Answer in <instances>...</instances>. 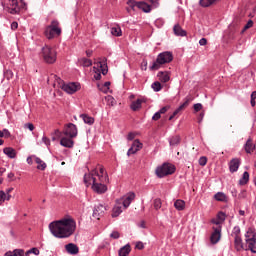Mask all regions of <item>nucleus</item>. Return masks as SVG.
<instances>
[{
    "instance_id": "obj_1",
    "label": "nucleus",
    "mask_w": 256,
    "mask_h": 256,
    "mask_svg": "<svg viewBox=\"0 0 256 256\" xmlns=\"http://www.w3.org/2000/svg\"><path fill=\"white\" fill-rule=\"evenodd\" d=\"M75 229H77V223L72 218H63L49 224L50 232L57 239H67L71 237V235L75 233Z\"/></svg>"
},
{
    "instance_id": "obj_2",
    "label": "nucleus",
    "mask_w": 256,
    "mask_h": 256,
    "mask_svg": "<svg viewBox=\"0 0 256 256\" xmlns=\"http://www.w3.org/2000/svg\"><path fill=\"white\" fill-rule=\"evenodd\" d=\"M91 181L92 191H94V193H98V195H103V193H107V185L103 184V180L101 181L97 177L91 176V174H85V185H91Z\"/></svg>"
},
{
    "instance_id": "obj_3",
    "label": "nucleus",
    "mask_w": 256,
    "mask_h": 256,
    "mask_svg": "<svg viewBox=\"0 0 256 256\" xmlns=\"http://www.w3.org/2000/svg\"><path fill=\"white\" fill-rule=\"evenodd\" d=\"M173 61V53L166 51L160 53L156 61L153 62L152 66H150V71H157L161 69V65H165L166 63H171Z\"/></svg>"
},
{
    "instance_id": "obj_4",
    "label": "nucleus",
    "mask_w": 256,
    "mask_h": 256,
    "mask_svg": "<svg viewBox=\"0 0 256 256\" xmlns=\"http://www.w3.org/2000/svg\"><path fill=\"white\" fill-rule=\"evenodd\" d=\"M59 25L60 24L57 20H52L50 25L47 26L44 31L45 37L48 39H55V37H59L62 33L61 27Z\"/></svg>"
},
{
    "instance_id": "obj_5",
    "label": "nucleus",
    "mask_w": 256,
    "mask_h": 256,
    "mask_svg": "<svg viewBox=\"0 0 256 256\" xmlns=\"http://www.w3.org/2000/svg\"><path fill=\"white\" fill-rule=\"evenodd\" d=\"M41 55L45 63H48L49 65H53V63L57 61V52L48 45L42 47Z\"/></svg>"
},
{
    "instance_id": "obj_6",
    "label": "nucleus",
    "mask_w": 256,
    "mask_h": 256,
    "mask_svg": "<svg viewBox=\"0 0 256 256\" xmlns=\"http://www.w3.org/2000/svg\"><path fill=\"white\" fill-rule=\"evenodd\" d=\"M127 5H129L130 7L127 9L128 13H131V9L132 11H137V9H140L144 13L151 12V5L147 4V2H137L135 0H128Z\"/></svg>"
},
{
    "instance_id": "obj_7",
    "label": "nucleus",
    "mask_w": 256,
    "mask_h": 256,
    "mask_svg": "<svg viewBox=\"0 0 256 256\" xmlns=\"http://www.w3.org/2000/svg\"><path fill=\"white\" fill-rule=\"evenodd\" d=\"M56 79V82L58 83L59 87H61V89L63 91H65L66 93H69L70 95H73V93H76V91H79L80 86L79 84L72 82L69 84H65V82H63V80L57 76H54Z\"/></svg>"
},
{
    "instance_id": "obj_8",
    "label": "nucleus",
    "mask_w": 256,
    "mask_h": 256,
    "mask_svg": "<svg viewBox=\"0 0 256 256\" xmlns=\"http://www.w3.org/2000/svg\"><path fill=\"white\" fill-rule=\"evenodd\" d=\"M175 173V166L169 163H164L156 168V175L159 179L167 177V175H173Z\"/></svg>"
},
{
    "instance_id": "obj_9",
    "label": "nucleus",
    "mask_w": 256,
    "mask_h": 256,
    "mask_svg": "<svg viewBox=\"0 0 256 256\" xmlns=\"http://www.w3.org/2000/svg\"><path fill=\"white\" fill-rule=\"evenodd\" d=\"M135 199L134 192H129L126 196L121 198L120 200H117V203L119 205H123L124 209H127L129 205H131V202Z\"/></svg>"
},
{
    "instance_id": "obj_10",
    "label": "nucleus",
    "mask_w": 256,
    "mask_h": 256,
    "mask_svg": "<svg viewBox=\"0 0 256 256\" xmlns=\"http://www.w3.org/2000/svg\"><path fill=\"white\" fill-rule=\"evenodd\" d=\"M141 149H143V143H141L139 139H136L132 143V146L128 149L127 156L131 157V155H135V153L141 151Z\"/></svg>"
},
{
    "instance_id": "obj_11",
    "label": "nucleus",
    "mask_w": 256,
    "mask_h": 256,
    "mask_svg": "<svg viewBox=\"0 0 256 256\" xmlns=\"http://www.w3.org/2000/svg\"><path fill=\"white\" fill-rule=\"evenodd\" d=\"M8 5L6 9H8V13H11V15H17L21 11V8H19V2L17 0H8Z\"/></svg>"
},
{
    "instance_id": "obj_12",
    "label": "nucleus",
    "mask_w": 256,
    "mask_h": 256,
    "mask_svg": "<svg viewBox=\"0 0 256 256\" xmlns=\"http://www.w3.org/2000/svg\"><path fill=\"white\" fill-rule=\"evenodd\" d=\"M64 135H66V137H70V139H74V137H77V125L73 123H68L66 125Z\"/></svg>"
},
{
    "instance_id": "obj_13",
    "label": "nucleus",
    "mask_w": 256,
    "mask_h": 256,
    "mask_svg": "<svg viewBox=\"0 0 256 256\" xmlns=\"http://www.w3.org/2000/svg\"><path fill=\"white\" fill-rule=\"evenodd\" d=\"M106 211H107V207L102 204H99L95 206L92 216L94 217V219H101V217L105 215Z\"/></svg>"
},
{
    "instance_id": "obj_14",
    "label": "nucleus",
    "mask_w": 256,
    "mask_h": 256,
    "mask_svg": "<svg viewBox=\"0 0 256 256\" xmlns=\"http://www.w3.org/2000/svg\"><path fill=\"white\" fill-rule=\"evenodd\" d=\"M214 231L210 236V241L212 245H217L219 241L221 240V226L215 228L213 227Z\"/></svg>"
},
{
    "instance_id": "obj_15",
    "label": "nucleus",
    "mask_w": 256,
    "mask_h": 256,
    "mask_svg": "<svg viewBox=\"0 0 256 256\" xmlns=\"http://www.w3.org/2000/svg\"><path fill=\"white\" fill-rule=\"evenodd\" d=\"M246 237V243L248 245V249L251 251V253H256V238L255 235H253L252 238H249V232L245 234Z\"/></svg>"
},
{
    "instance_id": "obj_16",
    "label": "nucleus",
    "mask_w": 256,
    "mask_h": 256,
    "mask_svg": "<svg viewBox=\"0 0 256 256\" xmlns=\"http://www.w3.org/2000/svg\"><path fill=\"white\" fill-rule=\"evenodd\" d=\"M240 165L241 160H239V158H233L229 163L230 173H237V171H239Z\"/></svg>"
},
{
    "instance_id": "obj_17",
    "label": "nucleus",
    "mask_w": 256,
    "mask_h": 256,
    "mask_svg": "<svg viewBox=\"0 0 256 256\" xmlns=\"http://www.w3.org/2000/svg\"><path fill=\"white\" fill-rule=\"evenodd\" d=\"M191 101H193V99L191 97H186L185 98V102L183 104H181L174 112H173V116H177L179 115V113H181V111H183V109H185V107L189 106V103H191Z\"/></svg>"
},
{
    "instance_id": "obj_18",
    "label": "nucleus",
    "mask_w": 256,
    "mask_h": 256,
    "mask_svg": "<svg viewBox=\"0 0 256 256\" xmlns=\"http://www.w3.org/2000/svg\"><path fill=\"white\" fill-rule=\"evenodd\" d=\"M65 249L70 255H77V253H79V247L77 246V244L74 243H69L65 245Z\"/></svg>"
},
{
    "instance_id": "obj_19",
    "label": "nucleus",
    "mask_w": 256,
    "mask_h": 256,
    "mask_svg": "<svg viewBox=\"0 0 256 256\" xmlns=\"http://www.w3.org/2000/svg\"><path fill=\"white\" fill-rule=\"evenodd\" d=\"M173 31L174 35L177 37H187V31H185L179 24L174 25Z\"/></svg>"
},
{
    "instance_id": "obj_20",
    "label": "nucleus",
    "mask_w": 256,
    "mask_h": 256,
    "mask_svg": "<svg viewBox=\"0 0 256 256\" xmlns=\"http://www.w3.org/2000/svg\"><path fill=\"white\" fill-rule=\"evenodd\" d=\"M60 145H62V147H67L68 149H73L75 142L71 138L63 137L60 140Z\"/></svg>"
},
{
    "instance_id": "obj_21",
    "label": "nucleus",
    "mask_w": 256,
    "mask_h": 256,
    "mask_svg": "<svg viewBox=\"0 0 256 256\" xmlns=\"http://www.w3.org/2000/svg\"><path fill=\"white\" fill-rule=\"evenodd\" d=\"M99 171H100V174L97 171V169L92 170V172L90 174V177H95L96 176V179H98L99 181H103V179H104L103 178V173H105V169L103 168V166H100Z\"/></svg>"
},
{
    "instance_id": "obj_22",
    "label": "nucleus",
    "mask_w": 256,
    "mask_h": 256,
    "mask_svg": "<svg viewBox=\"0 0 256 256\" xmlns=\"http://www.w3.org/2000/svg\"><path fill=\"white\" fill-rule=\"evenodd\" d=\"M244 149L246 151V153L251 154L252 151H255L256 149V144H253V140H251V138H249L245 145H244Z\"/></svg>"
},
{
    "instance_id": "obj_23",
    "label": "nucleus",
    "mask_w": 256,
    "mask_h": 256,
    "mask_svg": "<svg viewBox=\"0 0 256 256\" xmlns=\"http://www.w3.org/2000/svg\"><path fill=\"white\" fill-rule=\"evenodd\" d=\"M4 155H7L9 159H15L17 157V151L14 148L6 147L3 149Z\"/></svg>"
},
{
    "instance_id": "obj_24",
    "label": "nucleus",
    "mask_w": 256,
    "mask_h": 256,
    "mask_svg": "<svg viewBox=\"0 0 256 256\" xmlns=\"http://www.w3.org/2000/svg\"><path fill=\"white\" fill-rule=\"evenodd\" d=\"M157 77L159 78V81H161V83H167L171 79V77L169 76V72L163 71L158 72Z\"/></svg>"
},
{
    "instance_id": "obj_25",
    "label": "nucleus",
    "mask_w": 256,
    "mask_h": 256,
    "mask_svg": "<svg viewBox=\"0 0 256 256\" xmlns=\"http://www.w3.org/2000/svg\"><path fill=\"white\" fill-rule=\"evenodd\" d=\"M215 201H220L221 203H227L229 201V198L227 195L223 192H218L214 195Z\"/></svg>"
},
{
    "instance_id": "obj_26",
    "label": "nucleus",
    "mask_w": 256,
    "mask_h": 256,
    "mask_svg": "<svg viewBox=\"0 0 256 256\" xmlns=\"http://www.w3.org/2000/svg\"><path fill=\"white\" fill-rule=\"evenodd\" d=\"M145 103L144 99H137L136 101H133L130 105V109H132V111H139V109H141V105Z\"/></svg>"
},
{
    "instance_id": "obj_27",
    "label": "nucleus",
    "mask_w": 256,
    "mask_h": 256,
    "mask_svg": "<svg viewBox=\"0 0 256 256\" xmlns=\"http://www.w3.org/2000/svg\"><path fill=\"white\" fill-rule=\"evenodd\" d=\"M234 246L236 251H243V239H241V236L234 237Z\"/></svg>"
},
{
    "instance_id": "obj_28",
    "label": "nucleus",
    "mask_w": 256,
    "mask_h": 256,
    "mask_svg": "<svg viewBox=\"0 0 256 256\" xmlns=\"http://www.w3.org/2000/svg\"><path fill=\"white\" fill-rule=\"evenodd\" d=\"M131 253V245L126 244L124 247L120 248L118 251L119 256H127Z\"/></svg>"
},
{
    "instance_id": "obj_29",
    "label": "nucleus",
    "mask_w": 256,
    "mask_h": 256,
    "mask_svg": "<svg viewBox=\"0 0 256 256\" xmlns=\"http://www.w3.org/2000/svg\"><path fill=\"white\" fill-rule=\"evenodd\" d=\"M121 213H123L121 204L116 202V205L114 206V208L112 210V217H119V215H121Z\"/></svg>"
},
{
    "instance_id": "obj_30",
    "label": "nucleus",
    "mask_w": 256,
    "mask_h": 256,
    "mask_svg": "<svg viewBox=\"0 0 256 256\" xmlns=\"http://www.w3.org/2000/svg\"><path fill=\"white\" fill-rule=\"evenodd\" d=\"M99 67L101 69L102 75H107L109 69L107 68V59L105 58L102 62H99Z\"/></svg>"
},
{
    "instance_id": "obj_31",
    "label": "nucleus",
    "mask_w": 256,
    "mask_h": 256,
    "mask_svg": "<svg viewBox=\"0 0 256 256\" xmlns=\"http://www.w3.org/2000/svg\"><path fill=\"white\" fill-rule=\"evenodd\" d=\"M174 207L177 211H183L185 209V201L178 199L174 202Z\"/></svg>"
},
{
    "instance_id": "obj_32",
    "label": "nucleus",
    "mask_w": 256,
    "mask_h": 256,
    "mask_svg": "<svg viewBox=\"0 0 256 256\" xmlns=\"http://www.w3.org/2000/svg\"><path fill=\"white\" fill-rule=\"evenodd\" d=\"M35 161L38 165L37 169H39L40 171H45V169H47V164L43 160H41V158L36 157Z\"/></svg>"
},
{
    "instance_id": "obj_33",
    "label": "nucleus",
    "mask_w": 256,
    "mask_h": 256,
    "mask_svg": "<svg viewBox=\"0 0 256 256\" xmlns=\"http://www.w3.org/2000/svg\"><path fill=\"white\" fill-rule=\"evenodd\" d=\"M238 183L241 186L247 185V183H249V172L245 171Z\"/></svg>"
},
{
    "instance_id": "obj_34",
    "label": "nucleus",
    "mask_w": 256,
    "mask_h": 256,
    "mask_svg": "<svg viewBox=\"0 0 256 256\" xmlns=\"http://www.w3.org/2000/svg\"><path fill=\"white\" fill-rule=\"evenodd\" d=\"M219 0H200L199 5L201 7H211V5H215Z\"/></svg>"
},
{
    "instance_id": "obj_35",
    "label": "nucleus",
    "mask_w": 256,
    "mask_h": 256,
    "mask_svg": "<svg viewBox=\"0 0 256 256\" xmlns=\"http://www.w3.org/2000/svg\"><path fill=\"white\" fill-rule=\"evenodd\" d=\"M81 117H82L84 123H86L87 125H93V123H95V118H93L87 114H81Z\"/></svg>"
},
{
    "instance_id": "obj_36",
    "label": "nucleus",
    "mask_w": 256,
    "mask_h": 256,
    "mask_svg": "<svg viewBox=\"0 0 256 256\" xmlns=\"http://www.w3.org/2000/svg\"><path fill=\"white\" fill-rule=\"evenodd\" d=\"M106 103L109 107H115L117 105V100L111 95L105 97Z\"/></svg>"
},
{
    "instance_id": "obj_37",
    "label": "nucleus",
    "mask_w": 256,
    "mask_h": 256,
    "mask_svg": "<svg viewBox=\"0 0 256 256\" xmlns=\"http://www.w3.org/2000/svg\"><path fill=\"white\" fill-rule=\"evenodd\" d=\"M169 143L172 147H175V145H179L181 143V137L173 136L172 138H170Z\"/></svg>"
},
{
    "instance_id": "obj_38",
    "label": "nucleus",
    "mask_w": 256,
    "mask_h": 256,
    "mask_svg": "<svg viewBox=\"0 0 256 256\" xmlns=\"http://www.w3.org/2000/svg\"><path fill=\"white\" fill-rule=\"evenodd\" d=\"M111 33L114 35V37H121L123 35V32L121 31V27H112Z\"/></svg>"
},
{
    "instance_id": "obj_39",
    "label": "nucleus",
    "mask_w": 256,
    "mask_h": 256,
    "mask_svg": "<svg viewBox=\"0 0 256 256\" xmlns=\"http://www.w3.org/2000/svg\"><path fill=\"white\" fill-rule=\"evenodd\" d=\"M79 61L82 67H91V65H93V61H91V59L82 58Z\"/></svg>"
},
{
    "instance_id": "obj_40",
    "label": "nucleus",
    "mask_w": 256,
    "mask_h": 256,
    "mask_svg": "<svg viewBox=\"0 0 256 256\" xmlns=\"http://www.w3.org/2000/svg\"><path fill=\"white\" fill-rule=\"evenodd\" d=\"M153 205H154V209L156 211H159V209H161V207L163 205V202H161V198L154 199Z\"/></svg>"
},
{
    "instance_id": "obj_41",
    "label": "nucleus",
    "mask_w": 256,
    "mask_h": 256,
    "mask_svg": "<svg viewBox=\"0 0 256 256\" xmlns=\"http://www.w3.org/2000/svg\"><path fill=\"white\" fill-rule=\"evenodd\" d=\"M151 87H152L153 91H155L156 93L161 91V89H163V87L161 86V82H159V81L152 83Z\"/></svg>"
},
{
    "instance_id": "obj_42",
    "label": "nucleus",
    "mask_w": 256,
    "mask_h": 256,
    "mask_svg": "<svg viewBox=\"0 0 256 256\" xmlns=\"http://www.w3.org/2000/svg\"><path fill=\"white\" fill-rule=\"evenodd\" d=\"M241 235V228L239 226H235L232 230V237H239Z\"/></svg>"
},
{
    "instance_id": "obj_43",
    "label": "nucleus",
    "mask_w": 256,
    "mask_h": 256,
    "mask_svg": "<svg viewBox=\"0 0 256 256\" xmlns=\"http://www.w3.org/2000/svg\"><path fill=\"white\" fill-rule=\"evenodd\" d=\"M13 256H25V250H23V249H15L13 251Z\"/></svg>"
},
{
    "instance_id": "obj_44",
    "label": "nucleus",
    "mask_w": 256,
    "mask_h": 256,
    "mask_svg": "<svg viewBox=\"0 0 256 256\" xmlns=\"http://www.w3.org/2000/svg\"><path fill=\"white\" fill-rule=\"evenodd\" d=\"M217 219L219 220L220 223H223V221H225L226 219V215L224 212H219L217 214Z\"/></svg>"
},
{
    "instance_id": "obj_45",
    "label": "nucleus",
    "mask_w": 256,
    "mask_h": 256,
    "mask_svg": "<svg viewBox=\"0 0 256 256\" xmlns=\"http://www.w3.org/2000/svg\"><path fill=\"white\" fill-rule=\"evenodd\" d=\"M198 163L199 165H201V167H205V165H207V157L205 156L200 157Z\"/></svg>"
},
{
    "instance_id": "obj_46",
    "label": "nucleus",
    "mask_w": 256,
    "mask_h": 256,
    "mask_svg": "<svg viewBox=\"0 0 256 256\" xmlns=\"http://www.w3.org/2000/svg\"><path fill=\"white\" fill-rule=\"evenodd\" d=\"M31 253H33V255H39L40 252L38 248H31L26 252V255H31Z\"/></svg>"
},
{
    "instance_id": "obj_47",
    "label": "nucleus",
    "mask_w": 256,
    "mask_h": 256,
    "mask_svg": "<svg viewBox=\"0 0 256 256\" xmlns=\"http://www.w3.org/2000/svg\"><path fill=\"white\" fill-rule=\"evenodd\" d=\"M251 27H253V20H249L247 22V24L244 26L242 33H244V31H247V29H251Z\"/></svg>"
},
{
    "instance_id": "obj_48",
    "label": "nucleus",
    "mask_w": 256,
    "mask_h": 256,
    "mask_svg": "<svg viewBox=\"0 0 256 256\" xmlns=\"http://www.w3.org/2000/svg\"><path fill=\"white\" fill-rule=\"evenodd\" d=\"M247 198V190H241L238 194V199H246Z\"/></svg>"
},
{
    "instance_id": "obj_49",
    "label": "nucleus",
    "mask_w": 256,
    "mask_h": 256,
    "mask_svg": "<svg viewBox=\"0 0 256 256\" xmlns=\"http://www.w3.org/2000/svg\"><path fill=\"white\" fill-rule=\"evenodd\" d=\"M201 109H203V104H201V103L194 104V111L196 113H199V111H201Z\"/></svg>"
},
{
    "instance_id": "obj_50",
    "label": "nucleus",
    "mask_w": 256,
    "mask_h": 256,
    "mask_svg": "<svg viewBox=\"0 0 256 256\" xmlns=\"http://www.w3.org/2000/svg\"><path fill=\"white\" fill-rule=\"evenodd\" d=\"M6 197H7V194H5L3 191H0V205L5 203Z\"/></svg>"
},
{
    "instance_id": "obj_51",
    "label": "nucleus",
    "mask_w": 256,
    "mask_h": 256,
    "mask_svg": "<svg viewBox=\"0 0 256 256\" xmlns=\"http://www.w3.org/2000/svg\"><path fill=\"white\" fill-rule=\"evenodd\" d=\"M159 119H161V114L160 112H156L153 117H152V121H159Z\"/></svg>"
},
{
    "instance_id": "obj_52",
    "label": "nucleus",
    "mask_w": 256,
    "mask_h": 256,
    "mask_svg": "<svg viewBox=\"0 0 256 256\" xmlns=\"http://www.w3.org/2000/svg\"><path fill=\"white\" fill-rule=\"evenodd\" d=\"M110 237H111L112 239H119L120 234H119L118 231H113V232L110 234Z\"/></svg>"
},
{
    "instance_id": "obj_53",
    "label": "nucleus",
    "mask_w": 256,
    "mask_h": 256,
    "mask_svg": "<svg viewBox=\"0 0 256 256\" xmlns=\"http://www.w3.org/2000/svg\"><path fill=\"white\" fill-rule=\"evenodd\" d=\"M142 71H147V60L143 59L141 63Z\"/></svg>"
},
{
    "instance_id": "obj_54",
    "label": "nucleus",
    "mask_w": 256,
    "mask_h": 256,
    "mask_svg": "<svg viewBox=\"0 0 256 256\" xmlns=\"http://www.w3.org/2000/svg\"><path fill=\"white\" fill-rule=\"evenodd\" d=\"M171 107L170 106H164L162 107L158 112L161 114V115H165V112L170 109Z\"/></svg>"
},
{
    "instance_id": "obj_55",
    "label": "nucleus",
    "mask_w": 256,
    "mask_h": 256,
    "mask_svg": "<svg viewBox=\"0 0 256 256\" xmlns=\"http://www.w3.org/2000/svg\"><path fill=\"white\" fill-rule=\"evenodd\" d=\"M2 131L5 139H9V137H11V132H9L7 129H3Z\"/></svg>"
},
{
    "instance_id": "obj_56",
    "label": "nucleus",
    "mask_w": 256,
    "mask_h": 256,
    "mask_svg": "<svg viewBox=\"0 0 256 256\" xmlns=\"http://www.w3.org/2000/svg\"><path fill=\"white\" fill-rule=\"evenodd\" d=\"M136 249H139L141 251V249H145V245L143 244V242H137L136 243Z\"/></svg>"
},
{
    "instance_id": "obj_57",
    "label": "nucleus",
    "mask_w": 256,
    "mask_h": 256,
    "mask_svg": "<svg viewBox=\"0 0 256 256\" xmlns=\"http://www.w3.org/2000/svg\"><path fill=\"white\" fill-rule=\"evenodd\" d=\"M111 86V82L107 81L104 83V87L105 89L102 90L104 93H107V90L109 89V87Z\"/></svg>"
},
{
    "instance_id": "obj_58",
    "label": "nucleus",
    "mask_w": 256,
    "mask_h": 256,
    "mask_svg": "<svg viewBox=\"0 0 256 256\" xmlns=\"http://www.w3.org/2000/svg\"><path fill=\"white\" fill-rule=\"evenodd\" d=\"M42 141L45 143V145H51V140H49L47 136L42 137Z\"/></svg>"
},
{
    "instance_id": "obj_59",
    "label": "nucleus",
    "mask_w": 256,
    "mask_h": 256,
    "mask_svg": "<svg viewBox=\"0 0 256 256\" xmlns=\"http://www.w3.org/2000/svg\"><path fill=\"white\" fill-rule=\"evenodd\" d=\"M25 127H27L29 131H33L35 129V126L33 125V123H27L25 124Z\"/></svg>"
},
{
    "instance_id": "obj_60",
    "label": "nucleus",
    "mask_w": 256,
    "mask_h": 256,
    "mask_svg": "<svg viewBox=\"0 0 256 256\" xmlns=\"http://www.w3.org/2000/svg\"><path fill=\"white\" fill-rule=\"evenodd\" d=\"M18 27H19V23L15 22V21L11 23V29L13 31H15V29H17Z\"/></svg>"
},
{
    "instance_id": "obj_61",
    "label": "nucleus",
    "mask_w": 256,
    "mask_h": 256,
    "mask_svg": "<svg viewBox=\"0 0 256 256\" xmlns=\"http://www.w3.org/2000/svg\"><path fill=\"white\" fill-rule=\"evenodd\" d=\"M127 139H128V141H133L134 139H135V134H133V133H129L128 134V136H127Z\"/></svg>"
},
{
    "instance_id": "obj_62",
    "label": "nucleus",
    "mask_w": 256,
    "mask_h": 256,
    "mask_svg": "<svg viewBox=\"0 0 256 256\" xmlns=\"http://www.w3.org/2000/svg\"><path fill=\"white\" fill-rule=\"evenodd\" d=\"M9 181H13V177H15V173L13 172H10L8 175H7Z\"/></svg>"
},
{
    "instance_id": "obj_63",
    "label": "nucleus",
    "mask_w": 256,
    "mask_h": 256,
    "mask_svg": "<svg viewBox=\"0 0 256 256\" xmlns=\"http://www.w3.org/2000/svg\"><path fill=\"white\" fill-rule=\"evenodd\" d=\"M206 43H207V40L205 38H201L199 40V45H201V46L205 45Z\"/></svg>"
},
{
    "instance_id": "obj_64",
    "label": "nucleus",
    "mask_w": 256,
    "mask_h": 256,
    "mask_svg": "<svg viewBox=\"0 0 256 256\" xmlns=\"http://www.w3.org/2000/svg\"><path fill=\"white\" fill-rule=\"evenodd\" d=\"M4 256H13V252L12 251H8L4 254Z\"/></svg>"
}]
</instances>
